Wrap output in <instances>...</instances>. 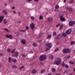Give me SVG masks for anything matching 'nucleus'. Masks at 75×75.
Listing matches in <instances>:
<instances>
[{"label":"nucleus","instance_id":"obj_13","mask_svg":"<svg viewBox=\"0 0 75 75\" xmlns=\"http://www.w3.org/2000/svg\"><path fill=\"white\" fill-rule=\"evenodd\" d=\"M62 38L61 35H59L56 37V40H58L59 39H60V38Z\"/></svg>","mask_w":75,"mask_h":75},{"label":"nucleus","instance_id":"obj_42","mask_svg":"<svg viewBox=\"0 0 75 75\" xmlns=\"http://www.w3.org/2000/svg\"><path fill=\"white\" fill-rule=\"evenodd\" d=\"M65 67L66 68H69V66H68V65L67 64L65 65Z\"/></svg>","mask_w":75,"mask_h":75},{"label":"nucleus","instance_id":"obj_10","mask_svg":"<svg viewBox=\"0 0 75 75\" xmlns=\"http://www.w3.org/2000/svg\"><path fill=\"white\" fill-rule=\"evenodd\" d=\"M5 37L8 38H9L10 39H13V37L11 35H6Z\"/></svg>","mask_w":75,"mask_h":75},{"label":"nucleus","instance_id":"obj_50","mask_svg":"<svg viewBox=\"0 0 75 75\" xmlns=\"http://www.w3.org/2000/svg\"><path fill=\"white\" fill-rule=\"evenodd\" d=\"M13 14H16V12L15 11H14L13 12Z\"/></svg>","mask_w":75,"mask_h":75},{"label":"nucleus","instance_id":"obj_23","mask_svg":"<svg viewBox=\"0 0 75 75\" xmlns=\"http://www.w3.org/2000/svg\"><path fill=\"white\" fill-rule=\"evenodd\" d=\"M11 51V49L10 48H8L7 50V51L8 52H10Z\"/></svg>","mask_w":75,"mask_h":75},{"label":"nucleus","instance_id":"obj_3","mask_svg":"<svg viewBox=\"0 0 75 75\" xmlns=\"http://www.w3.org/2000/svg\"><path fill=\"white\" fill-rule=\"evenodd\" d=\"M46 58H47V56H46V55L44 54L41 55L40 56L39 60L40 61H42L45 60Z\"/></svg>","mask_w":75,"mask_h":75},{"label":"nucleus","instance_id":"obj_41","mask_svg":"<svg viewBox=\"0 0 75 75\" xmlns=\"http://www.w3.org/2000/svg\"><path fill=\"white\" fill-rule=\"evenodd\" d=\"M33 45L34 47H36L37 46V44L35 43H34L33 44Z\"/></svg>","mask_w":75,"mask_h":75},{"label":"nucleus","instance_id":"obj_46","mask_svg":"<svg viewBox=\"0 0 75 75\" xmlns=\"http://www.w3.org/2000/svg\"><path fill=\"white\" fill-rule=\"evenodd\" d=\"M64 73H65V74H66L67 73H68V70H66L64 71Z\"/></svg>","mask_w":75,"mask_h":75},{"label":"nucleus","instance_id":"obj_52","mask_svg":"<svg viewBox=\"0 0 75 75\" xmlns=\"http://www.w3.org/2000/svg\"><path fill=\"white\" fill-rule=\"evenodd\" d=\"M29 53H30V54H33V51L30 52Z\"/></svg>","mask_w":75,"mask_h":75},{"label":"nucleus","instance_id":"obj_57","mask_svg":"<svg viewBox=\"0 0 75 75\" xmlns=\"http://www.w3.org/2000/svg\"><path fill=\"white\" fill-rule=\"evenodd\" d=\"M66 1H67V0H64V3H65V2H66Z\"/></svg>","mask_w":75,"mask_h":75},{"label":"nucleus","instance_id":"obj_22","mask_svg":"<svg viewBox=\"0 0 75 75\" xmlns=\"http://www.w3.org/2000/svg\"><path fill=\"white\" fill-rule=\"evenodd\" d=\"M69 64L71 65H74V62L72 61H70L69 62Z\"/></svg>","mask_w":75,"mask_h":75},{"label":"nucleus","instance_id":"obj_59","mask_svg":"<svg viewBox=\"0 0 75 75\" xmlns=\"http://www.w3.org/2000/svg\"><path fill=\"white\" fill-rule=\"evenodd\" d=\"M28 1H31V0H28Z\"/></svg>","mask_w":75,"mask_h":75},{"label":"nucleus","instance_id":"obj_61","mask_svg":"<svg viewBox=\"0 0 75 75\" xmlns=\"http://www.w3.org/2000/svg\"><path fill=\"white\" fill-rule=\"evenodd\" d=\"M41 41V40H38V42H40Z\"/></svg>","mask_w":75,"mask_h":75},{"label":"nucleus","instance_id":"obj_7","mask_svg":"<svg viewBox=\"0 0 75 75\" xmlns=\"http://www.w3.org/2000/svg\"><path fill=\"white\" fill-rule=\"evenodd\" d=\"M52 18H49L47 19V21L48 22V23H52Z\"/></svg>","mask_w":75,"mask_h":75},{"label":"nucleus","instance_id":"obj_56","mask_svg":"<svg viewBox=\"0 0 75 75\" xmlns=\"http://www.w3.org/2000/svg\"><path fill=\"white\" fill-rule=\"evenodd\" d=\"M14 8H15V7H14V6H13V7H12V9H14Z\"/></svg>","mask_w":75,"mask_h":75},{"label":"nucleus","instance_id":"obj_58","mask_svg":"<svg viewBox=\"0 0 75 75\" xmlns=\"http://www.w3.org/2000/svg\"><path fill=\"white\" fill-rule=\"evenodd\" d=\"M34 1H35L37 2L38 1V0H34Z\"/></svg>","mask_w":75,"mask_h":75},{"label":"nucleus","instance_id":"obj_4","mask_svg":"<svg viewBox=\"0 0 75 75\" xmlns=\"http://www.w3.org/2000/svg\"><path fill=\"white\" fill-rule=\"evenodd\" d=\"M71 50L69 49L64 48L63 50V52L64 54H67L68 52H70Z\"/></svg>","mask_w":75,"mask_h":75},{"label":"nucleus","instance_id":"obj_29","mask_svg":"<svg viewBox=\"0 0 75 75\" xmlns=\"http://www.w3.org/2000/svg\"><path fill=\"white\" fill-rule=\"evenodd\" d=\"M55 8L56 9H58L59 8V6L58 5H56L55 6Z\"/></svg>","mask_w":75,"mask_h":75},{"label":"nucleus","instance_id":"obj_15","mask_svg":"<svg viewBox=\"0 0 75 75\" xmlns=\"http://www.w3.org/2000/svg\"><path fill=\"white\" fill-rule=\"evenodd\" d=\"M45 69H42L40 71L41 74H44L45 72Z\"/></svg>","mask_w":75,"mask_h":75},{"label":"nucleus","instance_id":"obj_54","mask_svg":"<svg viewBox=\"0 0 75 75\" xmlns=\"http://www.w3.org/2000/svg\"><path fill=\"white\" fill-rule=\"evenodd\" d=\"M18 14L19 15H20V14H21V13H20V12H18Z\"/></svg>","mask_w":75,"mask_h":75},{"label":"nucleus","instance_id":"obj_12","mask_svg":"<svg viewBox=\"0 0 75 75\" xmlns=\"http://www.w3.org/2000/svg\"><path fill=\"white\" fill-rule=\"evenodd\" d=\"M13 57H17L18 56V52H16L14 54H13Z\"/></svg>","mask_w":75,"mask_h":75},{"label":"nucleus","instance_id":"obj_32","mask_svg":"<svg viewBox=\"0 0 75 75\" xmlns=\"http://www.w3.org/2000/svg\"><path fill=\"white\" fill-rule=\"evenodd\" d=\"M71 57V56L69 55H66L65 57L66 58H70Z\"/></svg>","mask_w":75,"mask_h":75},{"label":"nucleus","instance_id":"obj_36","mask_svg":"<svg viewBox=\"0 0 75 75\" xmlns=\"http://www.w3.org/2000/svg\"><path fill=\"white\" fill-rule=\"evenodd\" d=\"M24 68V66H23L22 67H21L19 68V70H21L23 68Z\"/></svg>","mask_w":75,"mask_h":75},{"label":"nucleus","instance_id":"obj_18","mask_svg":"<svg viewBox=\"0 0 75 75\" xmlns=\"http://www.w3.org/2000/svg\"><path fill=\"white\" fill-rule=\"evenodd\" d=\"M9 61H8L9 63H11V58L10 57L8 58Z\"/></svg>","mask_w":75,"mask_h":75},{"label":"nucleus","instance_id":"obj_21","mask_svg":"<svg viewBox=\"0 0 75 75\" xmlns=\"http://www.w3.org/2000/svg\"><path fill=\"white\" fill-rule=\"evenodd\" d=\"M70 8V7L68 6H66L65 7L66 9L67 10H68Z\"/></svg>","mask_w":75,"mask_h":75},{"label":"nucleus","instance_id":"obj_27","mask_svg":"<svg viewBox=\"0 0 75 75\" xmlns=\"http://www.w3.org/2000/svg\"><path fill=\"white\" fill-rule=\"evenodd\" d=\"M57 34V33L55 32H54L53 33V36H55Z\"/></svg>","mask_w":75,"mask_h":75},{"label":"nucleus","instance_id":"obj_40","mask_svg":"<svg viewBox=\"0 0 75 75\" xmlns=\"http://www.w3.org/2000/svg\"><path fill=\"white\" fill-rule=\"evenodd\" d=\"M75 44V42L74 41H72L71 42V45H74Z\"/></svg>","mask_w":75,"mask_h":75},{"label":"nucleus","instance_id":"obj_47","mask_svg":"<svg viewBox=\"0 0 75 75\" xmlns=\"http://www.w3.org/2000/svg\"><path fill=\"white\" fill-rule=\"evenodd\" d=\"M58 49H56L55 50V52H57V51H58Z\"/></svg>","mask_w":75,"mask_h":75},{"label":"nucleus","instance_id":"obj_33","mask_svg":"<svg viewBox=\"0 0 75 75\" xmlns=\"http://www.w3.org/2000/svg\"><path fill=\"white\" fill-rule=\"evenodd\" d=\"M50 58L51 59H53L54 58V56H53L52 55H50Z\"/></svg>","mask_w":75,"mask_h":75},{"label":"nucleus","instance_id":"obj_55","mask_svg":"<svg viewBox=\"0 0 75 75\" xmlns=\"http://www.w3.org/2000/svg\"><path fill=\"white\" fill-rule=\"evenodd\" d=\"M48 75H52V74L51 73H49L48 74Z\"/></svg>","mask_w":75,"mask_h":75},{"label":"nucleus","instance_id":"obj_6","mask_svg":"<svg viewBox=\"0 0 75 75\" xmlns=\"http://www.w3.org/2000/svg\"><path fill=\"white\" fill-rule=\"evenodd\" d=\"M71 33H72V30L71 29H68L66 32V33L68 35L70 34Z\"/></svg>","mask_w":75,"mask_h":75},{"label":"nucleus","instance_id":"obj_25","mask_svg":"<svg viewBox=\"0 0 75 75\" xmlns=\"http://www.w3.org/2000/svg\"><path fill=\"white\" fill-rule=\"evenodd\" d=\"M3 13H4L5 14H7V12L6 10H4L3 11Z\"/></svg>","mask_w":75,"mask_h":75},{"label":"nucleus","instance_id":"obj_14","mask_svg":"<svg viewBox=\"0 0 75 75\" xmlns=\"http://www.w3.org/2000/svg\"><path fill=\"white\" fill-rule=\"evenodd\" d=\"M21 43H22L23 44H25V41L24 39L21 40Z\"/></svg>","mask_w":75,"mask_h":75},{"label":"nucleus","instance_id":"obj_62","mask_svg":"<svg viewBox=\"0 0 75 75\" xmlns=\"http://www.w3.org/2000/svg\"><path fill=\"white\" fill-rule=\"evenodd\" d=\"M74 52H75V50H74Z\"/></svg>","mask_w":75,"mask_h":75},{"label":"nucleus","instance_id":"obj_45","mask_svg":"<svg viewBox=\"0 0 75 75\" xmlns=\"http://www.w3.org/2000/svg\"><path fill=\"white\" fill-rule=\"evenodd\" d=\"M22 57H23V58H24V57H25V55H24L23 54H22Z\"/></svg>","mask_w":75,"mask_h":75},{"label":"nucleus","instance_id":"obj_19","mask_svg":"<svg viewBox=\"0 0 75 75\" xmlns=\"http://www.w3.org/2000/svg\"><path fill=\"white\" fill-rule=\"evenodd\" d=\"M52 37V35H48L47 36V39H50V38H51V37Z\"/></svg>","mask_w":75,"mask_h":75},{"label":"nucleus","instance_id":"obj_37","mask_svg":"<svg viewBox=\"0 0 75 75\" xmlns=\"http://www.w3.org/2000/svg\"><path fill=\"white\" fill-rule=\"evenodd\" d=\"M55 71H56V70H55V69H54V68H52V72H55Z\"/></svg>","mask_w":75,"mask_h":75},{"label":"nucleus","instance_id":"obj_1","mask_svg":"<svg viewBox=\"0 0 75 75\" xmlns=\"http://www.w3.org/2000/svg\"><path fill=\"white\" fill-rule=\"evenodd\" d=\"M46 48L47 49L45 51H47L48 50L50 49L52 47V44L51 43L47 42L46 43Z\"/></svg>","mask_w":75,"mask_h":75},{"label":"nucleus","instance_id":"obj_53","mask_svg":"<svg viewBox=\"0 0 75 75\" xmlns=\"http://www.w3.org/2000/svg\"><path fill=\"white\" fill-rule=\"evenodd\" d=\"M3 56V54L2 53H0V56Z\"/></svg>","mask_w":75,"mask_h":75},{"label":"nucleus","instance_id":"obj_11","mask_svg":"<svg viewBox=\"0 0 75 75\" xmlns=\"http://www.w3.org/2000/svg\"><path fill=\"white\" fill-rule=\"evenodd\" d=\"M4 18V16H0V23H1L3 21V20Z\"/></svg>","mask_w":75,"mask_h":75},{"label":"nucleus","instance_id":"obj_9","mask_svg":"<svg viewBox=\"0 0 75 75\" xmlns=\"http://www.w3.org/2000/svg\"><path fill=\"white\" fill-rule=\"evenodd\" d=\"M30 27L32 30H33L35 28V24L33 23H31L30 25Z\"/></svg>","mask_w":75,"mask_h":75},{"label":"nucleus","instance_id":"obj_8","mask_svg":"<svg viewBox=\"0 0 75 75\" xmlns=\"http://www.w3.org/2000/svg\"><path fill=\"white\" fill-rule=\"evenodd\" d=\"M59 18L60 19L61 21H65V18L63 17L62 16H59Z\"/></svg>","mask_w":75,"mask_h":75},{"label":"nucleus","instance_id":"obj_43","mask_svg":"<svg viewBox=\"0 0 75 75\" xmlns=\"http://www.w3.org/2000/svg\"><path fill=\"white\" fill-rule=\"evenodd\" d=\"M70 3H72L74 2V0H71L69 1Z\"/></svg>","mask_w":75,"mask_h":75},{"label":"nucleus","instance_id":"obj_2","mask_svg":"<svg viewBox=\"0 0 75 75\" xmlns=\"http://www.w3.org/2000/svg\"><path fill=\"white\" fill-rule=\"evenodd\" d=\"M61 62V59L59 58H57L54 61V63L55 65H58Z\"/></svg>","mask_w":75,"mask_h":75},{"label":"nucleus","instance_id":"obj_60","mask_svg":"<svg viewBox=\"0 0 75 75\" xmlns=\"http://www.w3.org/2000/svg\"><path fill=\"white\" fill-rule=\"evenodd\" d=\"M73 70L74 71H75V68H74Z\"/></svg>","mask_w":75,"mask_h":75},{"label":"nucleus","instance_id":"obj_30","mask_svg":"<svg viewBox=\"0 0 75 75\" xmlns=\"http://www.w3.org/2000/svg\"><path fill=\"white\" fill-rule=\"evenodd\" d=\"M69 10L70 11H72L73 10V8H72L70 7L69 8Z\"/></svg>","mask_w":75,"mask_h":75},{"label":"nucleus","instance_id":"obj_28","mask_svg":"<svg viewBox=\"0 0 75 75\" xmlns=\"http://www.w3.org/2000/svg\"><path fill=\"white\" fill-rule=\"evenodd\" d=\"M4 23L5 24H7V20L5 19L4 20Z\"/></svg>","mask_w":75,"mask_h":75},{"label":"nucleus","instance_id":"obj_26","mask_svg":"<svg viewBox=\"0 0 75 75\" xmlns=\"http://www.w3.org/2000/svg\"><path fill=\"white\" fill-rule=\"evenodd\" d=\"M30 18L32 20H34V19H35V18L33 16H31Z\"/></svg>","mask_w":75,"mask_h":75},{"label":"nucleus","instance_id":"obj_20","mask_svg":"<svg viewBox=\"0 0 75 75\" xmlns=\"http://www.w3.org/2000/svg\"><path fill=\"white\" fill-rule=\"evenodd\" d=\"M4 30H5V31H6L7 32H8V33H9V32H10V31L7 28H5L4 29Z\"/></svg>","mask_w":75,"mask_h":75},{"label":"nucleus","instance_id":"obj_49","mask_svg":"<svg viewBox=\"0 0 75 75\" xmlns=\"http://www.w3.org/2000/svg\"><path fill=\"white\" fill-rule=\"evenodd\" d=\"M26 28L27 30H28L29 29V28L28 26H26Z\"/></svg>","mask_w":75,"mask_h":75},{"label":"nucleus","instance_id":"obj_44","mask_svg":"<svg viewBox=\"0 0 75 75\" xmlns=\"http://www.w3.org/2000/svg\"><path fill=\"white\" fill-rule=\"evenodd\" d=\"M42 37V35L41 34H39L38 37L40 38V37Z\"/></svg>","mask_w":75,"mask_h":75},{"label":"nucleus","instance_id":"obj_51","mask_svg":"<svg viewBox=\"0 0 75 75\" xmlns=\"http://www.w3.org/2000/svg\"><path fill=\"white\" fill-rule=\"evenodd\" d=\"M63 67H65V64L64 63H63L62 64Z\"/></svg>","mask_w":75,"mask_h":75},{"label":"nucleus","instance_id":"obj_39","mask_svg":"<svg viewBox=\"0 0 75 75\" xmlns=\"http://www.w3.org/2000/svg\"><path fill=\"white\" fill-rule=\"evenodd\" d=\"M12 68H17V66L15 65H13L12 66Z\"/></svg>","mask_w":75,"mask_h":75},{"label":"nucleus","instance_id":"obj_38","mask_svg":"<svg viewBox=\"0 0 75 75\" xmlns=\"http://www.w3.org/2000/svg\"><path fill=\"white\" fill-rule=\"evenodd\" d=\"M16 51V50L15 49H14L12 51H11V53H14V52H15V51Z\"/></svg>","mask_w":75,"mask_h":75},{"label":"nucleus","instance_id":"obj_5","mask_svg":"<svg viewBox=\"0 0 75 75\" xmlns=\"http://www.w3.org/2000/svg\"><path fill=\"white\" fill-rule=\"evenodd\" d=\"M75 24V22L74 21H71L69 22V24L70 26H73Z\"/></svg>","mask_w":75,"mask_h":75},{"label":"nucleus","instance_id":"obj_63","mask_svg":"<svg viewBox=\"0 0 75 75\" xmlns=\"http://www.w3.org/2000/svg\"><path fill=\"white\" fill-rule=\"evenodd\" d=\"M1 65H0V68H1Z\"/></svg>","mask_w":75,"mask_h":75},{"label":"nucleus","instance_id":"obj_16","mask_svg":"<svg viewBox=\"0 0 75 75\" xmlns=\"http://www.w3.org/2000/svg\"><path fill=\"white\" fill-rule=\"evenodd\" d=\"M12 61L13 62H17V60L15 59H12Z\"/></svg>","mask_w":75,"mask_h":75},{"label":"nucleus","instance_id":"obj_24","mask_svg":"<svg viewBox=\"0 0 75 75\" xmlns=\"http://www.w3.org/2000/svg\"><path fill=\"white\" fill-rule=\"evenodd\" d=\"M62 28H63V25H62L60 26L59 28V30H62Z\"/></svg>","mask_w":75,"mask_h":75},{"label":"nucleus","instance_id":"obj_17","mask_svg":"<svg viewBox=\"0 0 75 75\" xmlns=\"http://www.w3.org/2000/svg\"><path fill=\"white\" fill-rule=\"evenodd\" d=\"M36 73V70L35 69H34L32 71V73L33 74H34Z\"/></svg>","mask_w":75,"mask_h":75},{"label":"nucleus","instance_id":"obj_34","mask_svg":"<svg viewBox=\"0 0 75 75\" xmlns=\"http://www.w3.org/2000/svg\"><path fill=\"white\" fill-rule=\"evenodd\" d=\"M43 17L42 16H40L39 17V20H42Z\"/></svg>","mask_w":75,"mask_h":75},{"label":"nucleus","instance_id":"obj_31","mask_svg":"<svg viewBox=\"0 0 75 75\" xmlns=\"http://www.w3.org/2000/svg\"><path fill=\"white\" fill-rule=\"evenodd\" d=\"M67 34L66 33H63V34H62V36H63V37H65V36H66V35H67Z\"/></svg>","mask_w":75,"mask_h":75},{"label":"nucleus","instance_id":"obj_35","mask_svg":"<svg viewBox=\"0 0 75 75\" xmlns=\"http://www.w3.org/2000/svg\"><path fill=\"white\" fill-rule=\"evenodd\" d=\"M20 31H21V32H25L26 31V30H20Z\"/></svg>","mask_w":75,"mask_h":75},{"label":"nucleus","instance_id":"obj_48","mask_svg":"<svg viewBox=\"0 0 75 75\" xmlns=\"http://www.w3.org/2000/svg\"><path fill=\"white\" fill-rule=\"evenodd\" d=\"M59 25H60V24H59L56 26V27H59Z\"/></svg>","mask_w":75,"mask_h":75}]
</instances>
